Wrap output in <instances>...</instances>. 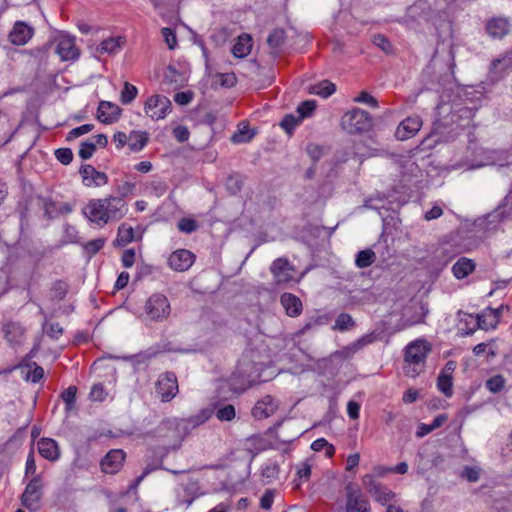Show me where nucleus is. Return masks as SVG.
<instances>
[{
    "mask_svg": "<svg viewBox=\"0 0 512 512\" xmlns=\"http://www.w3.org/2000/svg\"><path fill=\"white\" fill-rule=\"evenodd\" d=\"M432 351L431 344L425 339L410 342L404 350V372L407 376L416 377L424 371L426 358Z\"/></svg>",
    "mask_w": 512,
    "mask_h": 512,
    "instance_id": "f257e3e1",
    "label": "nucleus"
},
{
    "mask_svg": "<svg viewBox=\"0 0 512 512\" xmlns=\"http://www.w3.org/2000/svg\"><path fill=\"white\" fill-rule=\"evenodd\" d=\"M186 431L187 425L184 422L166 419L153 430V436L163 440V446L167 451L176 450L181 446Z\"/></svg>",
    "mask_w": 512,
    "mask_h": 512,
    "instance_id": "f03ea898",
    "label": "nucleus"
},
{
    "mask_svg": "<svg viewBox=\"0 0 512 512\" xmlns=\"http://www.w3.org/2000/svg\"><path fill=\"white\" fill-rule=\"evenodd\" d=\"M362 484L366 491L381 505L386 506V512H403L397 505V496L387 486L375 480L371 474L363 476Z\"/></svg>",
    "mask_w": 512,
    "mask_h": 512,
    "instance_id": "7ed1b4c3",
    "label": "nucleus"
},
{
    "mask_svg": "<svg viewBox=\"0 0 512 512\" xmlns=\"http://www.w3.org/2000/svg\"><path fill=\"white\" fill-rule=\"evenodd\" d=\"M446 106H448L450 114L448 119H437L436 123L438 127L448 126L452 124H456L457 127L465 128L470 124V121L473 119L477 107L468 106L465 103H454L451 106L449 105H440L438 106V114L441 115L442 112L446 111Z\"/></svg>",
    "mask_w": 512,
    "mask_h": 512,
    "instance_id": "20e7f679",
    "label": "nucleus"
},
{
    "mask_svg": "<svg viewBox=\"0 0 512 512\" xmlns=\"http://www.w3.org/2000/svg\"><path fill=\"white\" fill-rule=\"evenodd\" d=\"M170 313L168 298L162 293H154L146 300L142 317L145 321L163 322L169 318Z\"/></svg>",
    "mask_w": 512,
    "mask_h": 512,
    "instance_id": "39448f33",
    "label": "nucleus"
},
{
    "mask_svg": "<svg viewBox=\"0 0 512 512\" xmlns=\"http://www.w3.org/2000/svg\"><path fill=\"white\" fill-rule=\"evenodd\" d=\"M373 125L371 115L360 108L346 112L341 118L342 128L349 134L367 132Z\"/></svg>",
    "mask_w": 512,
    "mask_h": 512,
    "instance_id": "423d86ee",
    "label": "nucleus"
},
{
    "mask_svg": "<svg viewBox=\"0 0 512 512\" xmlns=\"http://www.w3.org/2000/svg\"><path fill=\"white\" fill-rule=\"evenodd\" d=\"M172 103L164 95H152L145 102V113L153 120L164 119L171 112Z\"/></svg>",
    "mask_w": 512,
    "mask_h": 512,
    "instance_id": "0eeeda50",
    "label": "nucleus"
},
{
    "mask_svg": "<svg viewBox=\"0 0 512 512\" xmlns=\"http://www.w3.org/2000/svg\"><path fill=\"white\" fill-rule=\"evenodd\" d=\"M270 272L273 275L275 284L277 285H284L291 281H295L296 269L285 257L275 259L270 266Z\"/></svg>",
    "mask_w": 512,
    "mask_h": 512,
    "instance_id": "6e6552de",
    "label": "nucleus"
},
{
    "mask_svg": "<svg viewBox=\"0 0 512 512\" xmlns=\"http://www.w3.org/2000/svg\"><path fill=\"white\" fill-rule=\"evenodd\" d=\"M178 391L177 377L173 372H165L158 377L156 393L162 402H170Z\"/></svg>",
    "mask_w": 512,
    "mask_h": 512,
    "instance_id": "1a4fd4ad",
    "label": "nucleus"
},
{
    "mask_svg": "<svg viewBox=\"0 0 512 512\" xmlns=\"http://www.w3.org/2000/svg\"><path fill=\"white\" fill-rule=\"evenodd\" d=\"M346 491V512H369V502L361 490L354 484L349 483Z\"/></svg>",
    "mask_w": 512,
    "mask_h": 512,
    "instance_id": "9d476101",
    "label": "nucleus"
},
{
    "mask_svg": "<svg viewBox=\"0 0 512 512\" xmlns=\"http://www.w3.org/2000/svg\"><path fill=\"white\" fill-rule=\"evenodd\" d=\"M105 206L106 200L92 199L84 208L83 213L90 221L105 225L110 221V217Z\"/></svg>",
    "mask_w": 512,
    "mask_h": 512,
    "instance_id": "9b49d317",
    "label": "nucleus"
},
{
    "mask_svg": "<svg viewBox=\"0 0 512 512\" xmlns=\"http://www.w3.org/2000/svg\"><path fill=\"white\" fill-rule=\"evenodd\" d=\"M79 173L82 177L83 184L87 187H100L108 183V176L104 172L96 170L90 164L82 165Z\"/></svg>",
    "mask_w": 512,
    "mask_h": 512,
    "instance_id": "f8f14e48",
    "label": "nucleus"
},
{
    "mask_svg": "<svg viewBox=\"0 0 512 512\" xmlns=\"http://www.w3.org/2000/svg\"><path fill=\"white\" fill-rule=\"evenodd\" d=\"M56 53L61 60L69 61L79 58V49L75 45L74 37L69 35H61L57 44Z\"/></svg>",
    "mask_w": 512,
    "mask_h": 512,
    "instance_id": "ddd939ff",
    "label": "nucleus"
},
{
    "mask_svg": "<svg viewBox=\"0 0 512 512\" xmlns=\"http://www.w3.org/2000/svg\"><path fill=\"white\" fill-rule=\"evenodd\" d=\"M126 454L121 449L110 450L101 460V468L104 473H117L123 465Z\"/></svg>",
    "mask_w": 512,
    "mask_h": 512,
    "instance_id": "4468645a",
    "label": "nucleus"
},
{
    "mask_svg": "<svg viewBox=\"0 0 512 512\" xmlns=\"http://www.w3.org/2000/svg\"><path fill=\"white\" fill-rule=\"evenodd\" d=\"M195 255L186 249H179L173 252L169 259V266L175 271H186L194 263Z\"/></svg>",
    "mask_w": 512,
    "mask_h": 512,
    "instance_id": "2eb2a0df",
    "label": "nucleus"
},
{
    "mask_svg": "<svg viewBox=\"0 0 512 512\" xmlns=\"http://www.w3.org/2000/svg\"><path fill=\"white\" fill-rule=\"evenodd\" d=\"M511 24L506 17H493L486 23L487 34L494 39H502L509 34Z\"/></svg>",
    "mask_w": 512,
    "mask_h": 512,
    "instance_id": "dca6fc26",
    "label": "nucleus"
},
{
    "mask_svg": "<svg viewBox=\"0 0 512 512\" xmlns=\"http://www.w3.org/2000/svg\"><path fill=\"white\" fill-rule=\"evenodd\" d=\"M422 121L418 116L407 117L397 127L395 136L398 140L404 141L413 137L421 128Z\"/></svg>",
    "mask_w": 512,
    "mask_h": 512,
    "instance_id": "f3484780",
    "label": "nucleus"
},
{
    "mask_svg": "<svg viewBox=\"0 0 512 512\" xmlns=\"http://www.w3.org/2000/svg\"><path fill=\"white\" fill-rule=\"evenodd\" d=\"M34 29L23 21H17L11 32L9 33V39L14 45H25L33 36Z\"/></svg>",
    "mask_w": 512,
    "mask_h": 512,
    "instance_id": "a211bd4d",
    "label": "nucleus"
},
{
    "mask_svg": "<svg viewBox=\"0 0 512 512\" xmlns=\"http://www.w3.org/2000/svg\"><path fill=\"white\" fill-rule=\"evenodd\" d=\"M278 404L275 399L266 395L261 400H259L252 409V415L256 419H265L277 410Z\"/></svg>",
    "mask_w": 512,
    "mask_h": 512,
    "instance_id": "6ab92c4d",
    "label": "nucleus"
},
{
    "mask_svg": "<svg viewBox=\"0 0 512 512\" xmlns=\"http://www.w3.org/2000/svg\"><path fill=\"white\" fill-rule=\"evenodd\" d=\"M41 489H42V483H41L40 479H38V478H33L28 483V485L22 495V503L27 509H29V510L33 509V505L41 497Z\"/></svg>",
    "mask_w": 512,
    "mask_h": 512,
    "instance_id": "aec40b11",
    "label": "nucleus"
},
{
    "mask_svg": "<svg viewBox=\"0 0 512 512\" xmlns=\"http://www.w3.org/2000/svg\"><path fill=\"white\" fill-rule=\"evenodd\" d=\"M106 209L110 220H119L125 216L127 207L125 201L121 197L109 196L105 198Z\"/></svg>",
    "mask_w": 512,
    "mask_h": 512,
    "instance_id": "412c9836",
    "label": "nucleus"
},
{
    "mask_svg": "<svg viewBox=\"0 0 512 512\" xmlns=\"http://www.w3.org/2000/svg\"><path fill=\"white\" fill-rule=\"evenodd\" d=\"M120 108L108 101H101L98 107V119L106 124L116 121L120 116Z\"/></svg>",
    "mask_w": 512,
    "mask_h": 512,
    "instance_id": "4be33fe9",
    "label": "nucleus"
},
{
    "mask_svg": "<svg viewBox=\"0 0 512 512\" xmlns=\"http://www.w3.org/2000/svg\"><path fill=\"white\" fill-rule=\"evenodd\" d=\"M280 302L290 317H296L302 312V302L299 297L292 293H283L280 297Z\"/></svg>",
    "mask_w": 512,
    "mask_h": 512,
    "instance_id": "5701e85b",
    "label": "nucleus"
},
{
    "mask_svg": "<svg viewBox=\"0 0 512 512\" xmlns=\"http://www.w3.org/2000/svg\"><path fill=\"white\" fill-rule=\"evenodd\" d=\"M5 338L11 345H20L24 339L25 329L18 322H8L3 327Z\"/></svg>",
    "mask_w": 512,
    "mask_h": 512,
    "instance_id": "b1692460",
    "label": "nucleus"
},
{
    "mask_svg": "<svg viewBox=\"0 0 512 512\" xmlns=\"http://www.w3.org/2000/svg\"><path fill=\"white\" fill-rule=\"evenodd\" d=\"M38 451L47 460L55 461L59 458V448L55 440L42 438L38 441Z\"/></svg>",
    "mask_w": 512,
    "mask_h": 512,
    "instance_id": "393cba45",
    "label": "nucleus"
},
{
    "mask_svg": "<svg viewBox=\"0 0 512 512\" xmlns=\"http://www.w3.org/2000/svg\"><path fill=\"white\" fill-rule=\"evenodd\" d=\"M252 49V38L248 34H242L232 47V54L237 58L246 57Z\"/></svg>",
    "mask_w": 512,
    "mask_h": 512,
    "instance_id": "a878e982",
    "label": "nucleus"
},
{
    "mask_svg": "<svg viewBox=\"0 0 512 512\" xmlns=\"http://www.w3.org/2000/svg\"><path fill=\"white\" fill-rule=\"evenodd\" d=\"M475 269V264L471 259L462 257L452 267L454 276L457 279H463L472 273Z\"/></svg>",
    "mask_w": 512,
    "mask_h": 512,
    "instance_id": "bb28decb",
    "label": "nucleus"
},
{
    "mask_svg": "<svg viewBox=\"0 0 512 512\" xmlns=\"http://www.w3.org/2000/svg\"><path fill=\"white\" fill-rule=\"evenodd\" d=\"M286 42V32L282 28L273 29L267 38L268 46L278 54Z\"/></svg>",
    "mask_w": 512,
    "mask_h": 512,
    "instance_id": "cd10ccee",
    "label": "nucleus"
},
{
    "mask_svg": "<svg viewBox=\"0 0 512 512\" xmlns=\"http://www.w3.org/2000/svg\"><path fill=\"white\" fill-rule=\"evenodd\" d=\"M148 142L146 132L131 131L128 138L129 149L133 152L142 150Z\"/></svg>",
    "mask_w": 512,
    "mask_h": 512,
    "instance_id": "c85d7f7f",
    "label": "nucleus"
},
{
    "mask_svg": "<svg viewBox=\"0 0 512 512\" xmlns=\"http://www.w3.org/2000/svg\"><path fill=\"white\" fill-rule=\"evenodd\" d=\"M122 45V38L121 37H111L108 39L103 40L100 45L96 48V52L99 54H113L118 49L121 48Z\"/></svg>",
    "mask_w": 512,
    "mask_h": 512,
    "instance_id": "c756f323",
    "label": "nucleus"
},
{
    "mask_svg": "<svg viewBox=\"0 0 512 512\" xmlns=\"http://www.w3.org/2000/svg\"><path fill=\"white\" fill-rule=\"evenodd\" d=\"M355 325L356 323L350 314L341 313L335 319V324L332 329L344 332L353 329Z\"/></svg>",
    "mask_w": 512,
    "mask_h": 512,
    "instance_id": "7c9ffc66",
    "label": "nucleus"
},
{
    "mask_svg": "<svg viewBox=\"0 0 512 512\" xmlns=\"http://www.w3.org/2000/svg\"><path fill=\"white\" fill-rule=\"evenodd\" d=\"M358 350L353 345V343L343 347L340 350L335 351L330 355L331 362H340L351 359Z\"/></svg>",
    "mask_w": 512,
    "mask_h": 512,
    "instance_id": "2f4dec72",
    "label": "nucleus"
},
{
    "mask_svg": "<svg viewBox=\"0 0 512 512\" xmlns=\"http://www.w3.org/2000/svg\"><path fill=\"white\" fill-rule=\"evenodd\" d=\"M40 205L44 210V215L49 218H55L58 215L62 214V209L59 208V205L48 198H40Z\"/></svg>",
    "mask_w": 512,
    "mask_h": 512,
    "instance_id": "473e14b6",
    "label": "nucleus"
},
{
    "mask_svg": "<svg viewBox=\"0 0 512 512\" xmlns=\"http://www.w3.org/2000/svg\"><path fill=\"white\" fill-rule=\"evenodd\" d=\"M375 253L371 249L361 250L357 253L355 264L358 268H366L374 263Z\"/></svg>",
    "mask_w": 512,
    "mask_h": 512,
    "instance_id": "72a5a7b5",
    "label": "nucleus"
},
{
    "mask_svg": "<svg viewBox=\"0 0 512 512\" xmlns=\"http://www.w3.org/2000/svg\"><path fill=\"white\" fill-rule=\"evenodd\" d=\"M336 90L335 84L328 80H324L311 88V93L319 95L323 98L331 96Z\"/></svg>",
    "mask_w": 512,
    "mask_h": 512,
    "instance_id": "f704fd0d",
    "label": "nucleus"
},
{
    "mask_svg": "<svg viewBox=\"0 0 512 512\" xmlns=\"http://www.w3.org/2000/svg\"><path fill=\"white\" fill-rule=\"evenodd\" d=\"M280 472V468L275 462H267L261 468V475L263 479L266 480V483H271L275 479L278 478Z\"/></svg>",
    "mask_w": 512,
    "mask_h": 512,
    "instance_id": "c9c22d12",
    "label": "nucleus"
},
{
    "mask_svg": "<svg viewBox=\"0 0 512 512\" xmlns=\"http://www.w3.org/2000/svg\"><path fill=\"white\" fill-rule=\"evenodd\" d=\"M212 411L210 409H204L197 415L190 417L187 420H179V422H184L187 425V430L189 428H195L204 422H206L211 417Z\"/></svg>",
    "mask_w": 512,
    "mask_h": 512,
    "instance_id": "e433bc0d",
    "label": "nucleus"
},
{
    "mask_svg": "<svg viewBox=\"0 0 512 512\" xmlns=\"http://www.w3.org/2000/svg\"><path fill=\"white\" fill-rule=\"evenodd\" d=\"M134 239V231L132 227H127L124 224H122L118 228V234L117 238L115 240V243L119 246H125L128 243L132 242Z\"/></svg>",
    "mask_w": 512,
    "mask_h": 512,
    "instance_id": "4c0bfd02",
    "label": "nucleus"
},
{
    "mask_svg": "<svg viewBox=\"0 0 512 512\" xmlns=\"http://www.w3.org/2000/svg\"><path fill=\"white\" fill-rule=\"evenodd\" d=\"M437 388L446 397H451L453 395L452 376H446V375L439 374L438 378H437Z\"/></svg>",
    "mask_w": 512,
    "mask_h": 512,
    "instance_id": "58836bf2",
    "label": "nucleus"
},
{
    "mask_svg": "<svg viewBox=\"0 0 512 512\" xmlns=\"http://www.w3.org/2000/svg\"><path fill=\"white\" fill-rule=\"evenodd\" d=\"M68 284L62 280L56 281L51 288V297L53 300L61 301L68 292Z\"/></svg>",
    "mask_w": 512,
    "mask_h": 512,
    "instance_id": "ea45409f",
    "label": "nucleus"
},
{
    "mask_svg": "<svg viewBox=\"0 0 512 512\" xmlns=\"http://www.w3.org/2000/svg\"><path fill=\"white\" fill-rule=\"evenodd\" d=\"M216 417L220 421H231L236 416L235 407L232 404H226L216 409Z\"/></svg>",
    "mask_w": 512,
    "mask_h": 512,
    "instance_id": "a19ab883",
    "label": "nucleus"
},
{
    "mask_svg": "<svg viewBox=\"0 0 512 512\" xmlns=\"http://www.w3.org/2000/svg\"><path fill=\"white\" fill-rule=\"evenodd\" d=\"M137 93L138 90L134 85L129 82H125L120 97L122 104H130L136 98Z\"/></svg>",
    "mask_w": 512,
    "mask_h": 512,
    "instance_id": "79ce46f5",
    "label": "nucleus"
},
{
    "mask_svg": "<svg viewBox=\"0 0 512 512\" xmlns=\"http://www.w3.org/2000/svg\"><path fill=\"white\" fill-rule=\"evenodd\" d=\"M311 449L319 452L325 449V454L328 457H332L334 455L335 449L334 446L329 444L326 439L319 438L312 442Z\"/></svg>",
    "mask_w": 512,
    "mask_h": 512,
    "instance_id": "37998d69",
    "label": "nucleus"
},
{
    "mask_svg": "<svg viewBox=\"0 0 512 512\" xmlns=\"http://www.w3.org/2000/svg\"><path fill=\"white\" fill-rule=\"evenodd\" d=\"M253 137L254 133L251 132L247 126H244L232 135L231 141L233 143H247L251 141Z\"/></svg>",
    "mask_w": 512,
    "mask_h": 512,
    "instance_id": "c03bdc74",
    "label": "nucleus"
},
{
    "mask_svg": "<svg viewBox=\"0 0 512 512\" xmlns=\"http://www.w3.org/2000/svg\"><path fill=\"white\" fill-rule=\"evenodd\" d=\"M77 388L75 386H69L61 394V398L66 404V409L71 410L74 408L76 403Z\"/></svg>",
    "mask_w": 512,
    "mask_h": 512,
    "instance_id": "a18cd8bd",
    "label": "nucleus"
},
{
    "mask_svg": "<svg viewBox=\"0 0 512 512\" xmlns=\"http://www.w3.org/2000/svg\"><path fill=\"white\" fill-rule=\"evenodd\" d=\"M302 120L292 114L286 115L280 122V126L288 133L291 134L293 130L300 124Z\"/></svg>",
    "mask_w": 512,
    "mask_h": 512,
    "instance_id": "49530a36",
    "label": "nucleus"
},
{
    "mask_svg": "<svg viewBox=\"0 0 512 512\" xmlns=\"http://www.w3.org/2000/svg\"><path fill=\"white\" fill-rule=\"evenodd\" d=\"M96 150V143L92 140L83 141L80 145L79 156L83 160L90 159Z\"/></svg>",
    "mask_w": 512,
    "mask_h": 512,
    "instance_id": "de8ad7c7",
    "label": "nucleus"
},
{
    "mask_svg": "<svg viewBox=\"0 0 512 512\" xmlns=\"http://www.w3.org/2000/svg\"><path fill=\"white\" fill-rule=\"evenodd\" d=\"M104 244H105L104 238H97V239L90 240L87 243H85L83 248L89 256H93L103 248Z\"/></svg>",
    "mask_w": 512,
    "mask_h": 512,
    "instance_id": "09e8293b",
    "label": "nucleus"
},
{
    "mask_svg": "<svg viewBox=\"0 0 512 512\" xmlns=\"http://www.w3.org/2000/svg\"><path fill=\"white\" fill-rule=\"evenodd\" d=\"M316 108V103L314 100H306L303 101L297 108V112L299 113V117L303 120L306 117H309Z\"/></svg>",
    "mask_w": 512,
    "mask_h": 512,
    "instance_id": "8fccbe9b",
    "label": "nucleus"
},
{
    "mask_svg": "<svg viewBox=\"0 0 512 512\" xmlns=\"http://www.w3.org/2000/svg\"><path fill=\"white\" fill-rule=\"evenodd\" d=\"M505 379L501 375L491 377L486 382V387L493 393L500 392L504 388Z\"/></svg>",
    "mask_w": 512,
    "mask_h": 512,
    "instance_id": "3c124183",
    "label": "nucleus"
},
{
    "mask_svg": "<svg viewBox=\"0 0 512 512\" xmlns=\"http://www.w3.org/2000/svg\"><path fill=\"white\" fill-rule=\"evenodd\" d=\"M177 227L181 232L190 234L197 230L198 224L191 218H181L178 221Z\"/></svg>",
    "mask_w": 512,
    "mask_h": 512,
    "instance_id": "603ef678",
    "label": "nucleus"
},
{
    "mask_svg": "<svg viewBox=\"0 0 512 512\" xmlns=\"http://www.w3.org/2000/svg\"><path fill=\"white\" fill-rule=\"evenodd\" d=\"M372 42L375 46L380 48L383 52H385L387 54L392 52V45L384 35H382V34L374 35Z\"/></svg>",
    "mask_w": 512,
    "mask_h": 512,
    "instance_id": "864d4df0",
    "label": "nucleus"
},
{
    "mask_svg": "<svg viewBox=\"0 0 512 512\" xmlns=\"http://www.w3.org/2000/svg\"><path fill=\"white\" fill-rule=\"evenodd\" d=\"M226 187L232 193H238L242 188V180L239 175H230L226 180Z\"/></svg>",
    "mask_w": 512,
    "mask_h": 512,
    "instance_id": "5fc2aeb1",
    "label": "nucleus"
},
{
    "mask_svg": "<svg viewBox=\"0 0 512 512\" xmlns=\"http://www.w3.org/2000/svg\"><path fill=\"white\" fill-rule=\"evenodd\" d=\"M55 156L59 162L68 165L73 160V152L70 148H59L55 151Z\"/></svg>",
    "mask_w": 512,
    "mask_h": 512,
    "instance_id": "6e6d98bb",
    "label": "nucleus"
},
{
    "mask_svg": "<svg viewBox=\"0 0 512 512\" xmlns=\"http://www.w3.org/2000/svg\"><path fill=\"white\" fill-rule=\"evenodd\" d=\"M93 128L94 126L92 124H84L82 126L76 127L67 134V140H74L86 133H89Z\"/></svg>",
    "mask_w": 512,
    "mask_h": 512,
    "instance_id": "4d7b16f0",
    "label": "nucleus"
},
{
    "mask_svg": "<svg viewBox=\"0 0 512 512\" xmlns=\"http://www.w3.org/2000/svg\"><path fill=\"white\" fill-rule=\"evenodd\" d=\"M162 36L169 49H174L177 45V38L174 31L171 28L164 27L161 30Z\"/></svg>",
    "mask_w": 512,
    "mask_h": 512,
    "instance_id": "13d9d810",
    "label": "nucleus"
},
{
    "mask_svg": "<svg viewBox=\"0 0 512 512\" xmlns=\"http://www.w3.org/2000/svg\"><path fill=\"white\" fill-rule=\"evenodd\" d=\"M461 476L469 482H477L480 478V469L466 466L463 469Z\"/></svg>",
    "mask_w": 512,
    "mask_h": 512,
    "instance_id": "bf43d9fd",
    "label": "nucleus"
},
{
    "mask_svg": "<svg viewBox=\"0 0 512 512\" xmlns=\"http://www.w3.org/2000/svg\"><path fill=\"white\" fill-rule=\"evenodd\" d=\"M275 495V490H267L260 498V507L264 510L271 509Z\"/></svg>",
    "mask_w": 512,
    "mask_h": 512,
    "instance_id": "052dcab7",
    "label": "nucleus"
},
{
    "mask_svg": "<svg viewBox=\"0 0 512 512\" xmlns=\"http://www.w3.org/2000/svg\"><path fill=\"white\" fill-rule=\"evenodd\" d=\"M376 334L374 332L365 334L360 337L357 341L353 342V345L356 347L358 351H360L365 346L373 343L376 340Z\"/></svg>",
    "mask_w": 512,
    "mask_h": 512,
    "instance_id": "680f3d73",
    "label": "nucleus"
},
{
    "mask_svg": "<svg viewBox=\"0 0 512 512\" xmlns=\"http://www.w3.org/2000/svg\"><path fill=\"white\" fill-rule=\"evenodd\" d=\"M193 97H194V93L192 91L177 92L174 95V101L178 105L184 106V105L189 104L192 101Z\"/></svg>",
    "mask_w": 512,
    "mask_h": 512,
    "instance_id": "e2e57ef3",
    "label": "nucleus"
},
{
    "mask_svg": "<svg viewBox=\"0 0 512 512\" xmlns=\"http://www.w3.org/2000/svg\"><path fill=\"white\" fill-rule=\"evenodd\" d=\"M296 475L298 479L307 481L311 476V465L306 461L301 463V466L297 468Z\"/></svg>",
    "mask_w": 512,
    "mask_h": 512,
    "instance_id": "0e129e2a",
    "label": "nucleus"
},
{
    "mask_svg": "<svg viewBox=\"0 0 512 512\" xmlns=\"http://www.w3.org/2000/svg\"><path fill=\"white\" fill-rule=\"evenodd\" d=\"M135 189V184L131 182H124L123 184L117 187V197H121L124 200V197H127L130 194H133Z\"/></svg>",
    "mask_w": 512,
    "mask_h": 512,
    "instance_id": "69168bd1",
    "label": "nucleus"
},
{
    "mask_svg": "<svg viewBox=\"0 0 512 512\" xmlns=\"http://www.w3.org/2000/svg\"><path fill=\"white\" fill-rule=\"evenodd\" d=\"M105 390L102 384H95L93 385L91 391H90V398L93 401H102L105 398Z\"/></svg>",
    "mask_w": 512,
    "mask_h": 512,
    "instance_id": "338daca9",
    "label": "nucleus"
},
{
    "mask_svg": "<svg viewBox=\"0 0 512 512\" xmlns=\"http://www.w3.org/2000/svg\"><path fill=\"white\" fill-rule=\"evenodd\" d=\"M189 130L186 126H177L173 129V136L179 141V142H185L189 138Z\"/></svg>",
    "mask_w": 512,
    "mask_h": 512,
    "instance_id": "774afa93",
    "label": "nucleus"
}]
</instances>
